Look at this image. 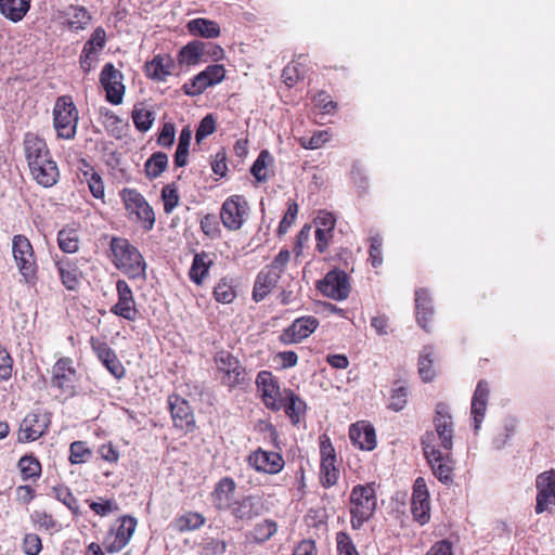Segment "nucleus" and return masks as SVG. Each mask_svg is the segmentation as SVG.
I'll use <instances>...</instances> for the list:
<instances>
[{"label":"nucleus","instance_id":"09e8293b","mask_svg":"<svg viewBox=\"0 0 555 555\" xmlns=\"http://www.w3.org/2000/svg\"><path fill=\"white\" fill-rule=\"evenodd\" d=\"M60 278L62 280L63 285L68 289L76 292L80 286V278L81 274L77 268H74L69 264H61L59 267Z\"/></svg>","mask_w":555,"mask_h":555},{"label":"nucleus","instance_id":"412c9836","mask_svg":"<svg viewBox=\"0 0 555 555\" xmlns=\"http://www.w3.org/2000/svg\"><path fill=\"white\" fill-rule=\"evenodd\" d=\"M321 469L320 479L324 487L330 488L338 480L339 470L336 467L335 450L330 440L321 441Z\"/></svg>","mask_w":555,"mask_h":555},{"label":"nucleus","instance_id":"473e14b6","mask_svg":"<svg viewBox=\"0 0 555 555\" xmlns=\"http://www.w3.org/2000/svg\"><path fill=\"white\" fill-rule=\"evenodd\" d=\"M209 44L204 41L193 40L182 47L177 55V62L180 66H193L198 64L206 54V48Z\"/></svg>","mask_w":555,"mask_h":555},{"label":"nucleus","instance_id":"bb28decb","mask_svg":"<svg viewBox=\"0 0 555 555\" xmlns=\"http://www.w3.org/2000/svg\"><path fill=\"white\" fill-rule=\"evenodd\" d=\"M535 512L543 513L550 504L555 505V472H544L537 478Z\"/></svg>","mask_w":555,"mask_h":555},{"label":"nucleus","instance_id":"9d476101","mask_svg":"<svg viewBox=\"0 0 555 555\" xmlns=\"http://www.w3.org/2000/svg\"><path fill=\"white\" fill-rule=\"evenodd\" d=\"M124 75L116 69L112 63H106L100 74V82L106 93V101L113 105H118L124 100L125 85Z\"/></svg>","mask_w":555,"mask_h":555},{"label":"nucleus","instance_id":"f704fd0d","mask_svg":"<svg viewBox=\"0 0 555 555\" xmlns=\"http://www.w3.org/2000/svg\"><path fill=\"white\" fill-rule=\"evenodd\" d=\"M415 309L418 325L424 331L429 332V317H433L434 309L429 294L424 288H418L415 291Z\"/></svg>","mask_w":555,"mask_h":555},{"label":"nucleus","instance_id":"49530a36","mask_svg":"<svg viewBox=\"0 0 555 555\" xmlns=\"http://www.w3.org/2000/svg\"><path fill=\"white\" fill-rule=\"evenodd\" d=\"M434 350L431 347H425L418 359V373L426 383L431 382L435 377Z\"/></svg>","mask_w":555,"mask_h":555},{"label":"nucleus","instance_id":"2f4dec72","mask_svg":"<svg viewBox=\"0 0 555 555\" xmlns=\"http://www.w3.org/2000/svg\"><path fill=\"white\" fill-rule=\"evenodd\" d=\"M349 438L361 450L371 451L376 447L375 430L366 424H354L349 429Z\"/></svg>","mask_w":555,"mask_h":555},{"label":"nucleus","instance_id":"6e6d98bb","mask_svg":"<svg viewBox=\"0 0 555 555\" xmlns=\"http://www.w3.org/2000/svg\"><path fill=\"white\" fill-rule=\"evenodd\" d=\"M162 199L164 202V210L166 214H170L179 204V194L177 186L166 184L162 190Z\"/></svg>","mask_w":555,"mask_h":555},{"label":"nucleus","instance_id":"bf43d9fd","mask_svg":"<svg viewBox=\"0 0 555 555\" xmlns=\"http://www.w3.org/2000/svg\"><path fill=\"white\" fill-rule=\"evenodd\" d=\"M313 103L323 114H333L337 109V103L325 91H319L313 98Z\"/></svg>","mask_w":555,"mask_h":555},{"label":"nucleus","instance_id":"864d4df0","mask_svg":"<svg viewBox=\"0 0 555 555\" xmlns=\"http://www.w3.org/2000/svg\"><path fill=\"white\" fill-rule=\"evenodd\" d=\"M350 178L354 186L358 189V193L361 195L369 189V179L365 169L360 163H354L351 167Z\"/></svg>","mask_w":555,"mask_h":555},{"label":"nucleus","instance_id":"b1692460","mask_svg":"<svg viewBox=\"0 0 555 555\" xmlns=\"http://www.w3.org/2000/svg\"><path fill=\"white\" fill-rule=\"evenodd\" d=\"M91 346L99 360L114 377L120 379L125 376L126 370L124 365L118 360L115 351L105 341L92 337Z\"/></svg>","mask_w":555,"mask_h":555},{"label":"nucleus","instance_id":"7ed1b4c3","mask_svg":"<svg viewBox=\"0 0 555 555\" xmlns=\"http://www.w3.org/2000/svg\"><path fill=\"white\" fill-rule=\"evenodd\" d=\"M52 116L56 138L74 140L77 134L79 112L70 95H62L56 99Z\"/></svg>","mask_w":555,"mask_h":555},{"label":"nucleus","instance_id":"a878e982","mask_svg":"<svg viewBox=\"0 0 555 555\" xmlns=\"http://www.w3.org/2000/svg\"><path fill=\"white\" fill-rule=\"evenodd\" d=\"M59 17L69 30L75 33L85 30L92 21L89 10L78 4H70L59 11Z\"/></svg>","mask_w":555,"mask_h":555},{"label":"nucleus","instance_id":"680f3d73","mask_svg":"<svg viewBox=\"0 0 555 555\" xmlns=\"http://www.w3.org/2000/svg\"><path fill=\"white\" fill-rule=\"evenodd\" d=\"M215 131L216 119L211 114H208L199 122V126L195 133L196 141L201 142L203 139L212 134Z\"/></svg>","mask_w":555,"mask_h":555},{"label":"nucleus","instance_id":"aec40b11","mask_svg":"<svg viewBox=\"0 0 555 555\" xmlns=\"http://www.w3.org/2000/svg\"><path fill=\"white\" fill-rule=\"evenodd\" d=\"M319 322L314 317H301L296 319L292 325L281 334V341L286 345L300 343L309 337L318 327Z\"/></svg>","mask_w":555,"mask_h":555},{"label":"nucleus","instance_id":"7c9ffc66","mask_svg":"<svg viewBox=\"0 0 555 555\" xmlns=\"http://www.w3.org/2000/svg\"><path fill=\"white\" fill-rule=\"evenodd\" d=\"M235 488L232 478L224 477L220 479L211 493L214 505L220 511L230 508L233 504Z\"/></svg>","mask_w":555,"mask_h":555},{"label":"nucleus","instance_id":"5701e85b","mask_svg":"<svg viewBox=\"0 0 555 555\" xmlns=\"http://www.w3.org/2000/svg\"><path fill=\"white\" fill-rule=\"evenodd\" d=\"M168 402L175 426L185 431H193L195 418L188 401L179 396H172L169 397Z\"/></svg>","mask_w":555,"mask_h":555},{"label":"nucleus","instance_id":"a211bd4d","mask_svg":"<svg viewBox=\"0 0 555 555\" xmlns=\"http://www.w3.org/2000/svg\"><path fill=\"white\" fill-rule=\"evenodd\" d=\"M50 418L46 413H29L21 423L17 440L30 442L39 439L48 429Z\"/></svg>","mask_w":555,"mask_h":555},{"label":"nucleus","instance_id":"39448f33","mask_svg":"<svg viewBox=\"0 0 555 555\" xmlns=\"http://www.w3.org/2000/svg\"><path fill=\"white\" fill-rule=\"evenodd\" d=\"M113 262L129 278H141L145 273V261L133 245H111Z\"/></svg>","mask_w":555,"mask_h":555},{"label":"nucleus","instance_id":"de8ad7c7","mask_svg":"<svg viewBox=\"0 0 555 555\" xmlns=\"http://www.w3.org/2000/svg\"><path fill=\"white\" fill-rule=\"evenodd\" d=\"M205 524V517L199 513L189 512L175 521V527L178 531L184 532L195 530Z\"/></svg>","mask_w":555,"mask_h":555},{"label":"nucleus","instance_id":"72a5a7b5","mask_svg":"<svg viewBox=\"0 0 555 555\" xmlns=\"http://www.w3.org/2000/svg\"><path fill=\"white\" fill-rule=\"evenodd\" d=\"M79 170L81 171L83 181L88 184L92 196L98 199H103L105 196V186L100 173L86 159L80 160Z\"/></svg>","mask_w":555,"mask_h":555},{"label":"nucleus","instance_id":"4d7b16f0","mask_svg":"<svg viewBox=\"0 0 555 555\" xmlns=\"http://www.w3.org/2000/svg\"><path fill=\"white\" fill-rule=\"evenodd\" d=\"M408 403V389L404 386H398L392 389L388 408L399 412L404 409Z\"/></svg>","mask_w":555,"mask_h":555},{"label":"nucleus","instance_id":"79ce46f5","mask_svg":"<svg viewBox=\"0 0 555 555\" xmlns=\"http://www.w3.org/2000/svg\"><path fill=\"white\" fill-rule=\"evenodd\" d=\"M232 515L240 519H251L258 515L257 502L254 496H245L231 505Z\"/></svg>","mask_w":555,"mask_h":555},{"label":"nucleus","instance_id":"58836bf2","mask_svg":"<svg viewBox=\"0 0 555 555\" xmlns=\"http://www.w3.org/2000/svg\"><path fill=\"white\" fill-rule=\"evenodd\" d=\"M214 263V257L207 253H197L194 255L193 263L189 271L190 279L201 285L206 278L210 266Z\"/></svg>","mask_w":555,"mask_h":555},{"label":"nucleus","instance_id":"a18cd8bd","mask_svg":"<svg viewBox=\"0 0 555 555\" xmlns=\"http://www.w3.org/2000/svg\"><path fill=\"white\" fill-rule=\"evenodd\" d=\"M131 118L138 131L147 132L155 120L154 113L142 106H134L131 113Z\"/></svg>","mask_w":555,"mask_h":555},{"label":"nucleus","instance_id":"13d9d810","mask_svg":"<svg viewBox=\"0 0 555 555\" xmlns=\"http://www.w3.org/2000/svg\"><path fill=\"white\" fill-rule=\"evenodd\" d=\"M53 492L55 498L66 505L74 514L79 513V506L77 499L70 492V490L66 487H54Z\"/></svg>","mask_w":555,"mask_h":555},{"label":"nucleus","instance_id":"e433bc0d","mask_svg":"<svg viewBox=\"0 0 555 555\" xmlns=\"http://www.w3.org/2000/svg\"><path fill=\"white\" fill-rule=\"evenodd\" d=\"M186 27L191 35L207 39L217 38L221 33L220 26L217 22L203 17L191 20Z\"/></svg>","mask_w":555,"mask_h":555},{"label":"nucleus","instance_id":"20e7f679","mask_svg":"<svg viewBox=\"0 0 555 555\" xmlns=\"http://www.w3.org/2000/svg\"><path fill=\"white\" fill-rule=\"evenodd\" d=\"M377 501L374 483L358 485L350 494L351 526L360 529L376 509Z\"/></svg>","mask_w":555,"mask_h":555},{"label":"nucleus","instance_id":"c85d7f7f","mask_svg":"<svg viewBox=\"0 0 555 555\" xmlns=\"http://www.w3.org/2000/svg\"><path fill=\"white\" fill-rule=\"evenodd\" d=\"M490 388L486 380H479L472 398L470 413L474 421V430L477 433L486 415Z\"/></svg>","mask_w":555,"mask_h":555},{"label":"nucleus","instance_id":"a19ab883","mask_svg":"<svg viewBox=\"0 0 555 555\" xmlns=\"http://www.w3.org/2000/svg\"><path fill=\"white\" fill-rule=\"evenodd\" d=\"M282 409H284L286 415L292 420L293 424H297L299 422L300 415L306 409V404L291 389H285Z\"/></svg>","mask_w":555,"mask_h":555},{"label":"nucleus","instance_id":"e2e57ef3","mask_svg":"<svg viewBox=\"0 0 555 555\" xmlns=\"http://www.w3.org/2000/svg\"><path fill=\"white\" fill-rule=\"evenodd\" d=\"M298 214V205L295 202H291L287 207V211L285 212L283 219L281 220L278 234L282 235L288 231L292 224L295 222Z\"/></svg>","mask_w":555,"mask_h":555},{"label":"nucleus","instance_id":"37998d69","mask_svg":"<svg viewBox=\"0 0 555 555\" xmlns=\"http://www.w3.org/2000/svg\"><path fill=\"white\" fill-rule=\"evenodd\" d=\"M191 139L192 130L189 127H184L180 132L178 146L175 153L173 163L176 167H184L188 164Z\"/></svg>","mask_w":555,"mask_h":555},{"label":"nucleus","instance_id":"4c0bfd02","mask_svg":"<svg viewBox=\"0 0 555 555\" xmlns=\"http://www.w3.org/2000/svg\"><path fill=\"white\" fill-rule=\"evenodd\" d=\"M30 9V0H0V13L8 20L17 23Z\"/></svg>","mask_w":555,"mask_h":555},{"label":"nucleus","instance_id":"f257e3e1","mask_svg":"<svg viewBox=\"0 0 555 555\" xmlns=\"http://www.w3.org/2000/svg\"><path fill=\"white\" fill-rule=\"evenodd\" d=\"M22 146L33 179L43 188L55 185L60 169L44 138L28 131L23 137Z\"/></svg>","mask_w":555,"mask_h":555},{"label":"nucleus","instance_id":"2eb2a0df","mask_svg":"<svg viewBox=\"0 0 555 555\" xmlns=\"http://www.w3.org/2000/svg\"><path fill=\"white\" fill-rule=\"evenodd\" d=\"M135 527L137 520L133 517H122L118 527L116 529H112L105 538V550L112 554L120 552L130 541Z\"/></svg>","mask_w":555,"mask_h":555},{"label":"nucleus","instance_id":"c9c22d12","mask_svg":"<svg viewBox=\"0 0 555 555\" xmlns=\"http://www.w3.org/2000/svg\"><path fill=\"white\" fill-rule=\"evenodd\" d=\"M335 217L332 212L320 210L314 219V235L318 243H328L333 238Z\"/></svg>","mask_w":555,"mask_h":555},{"label":"nucleus","instance_id":"dca6fc26","mask_svg":"<svg viewBox=\"0 0 555 555\" xmlns=\"http://www.w3.org/2000/svg\"><path fill=\"white\" fill-rule=\"evenodd\" d=\"M247 462L255 470L270 475L280 473L285 465L284 459L279 452L267 451L261 448L251 452Z\"/></svg>","mask_w":555,"mask_h":555},{"label":"nucleus","instance_id":"603ef678","mask_svg":"<svg viewBox=\"0 0 555 555\" xmlns=\"http://www.w3.org/2000/svg\"><path fill=\"white\" fill-rule=\"evenodd\" d=\"M18 468L24 479L38 478L41 474L40 462L30 455L21 457Z\"/></svg>","mask_w":555,"mask_h":555},{"label":"nucleus","instance_id":"ddd939ff","mask_svg":"<svg viewBox=\"0 0 555 555\" xmlns=\"http://www.w3.org/2000/svg\"><path fill=\"white\" fill-rule=\"evenodd\" d=\"M256 385L268 409L273 411L282 409L284 391L281 392L279 384L271 372H259L256 378Z\"/></svg>","mask_w":555,"mask_h":555},{"label":"nucleus","instance_id":"69168bd1","mask_svg":"<svg viewBox=\"0 0 555 555\" xmlns=\"http://www.w3.org/2000/svg\"><path fill=\"white\" fill-rule=\"evenodd\" d=\"M79 225L75 222L66 224L57 235V243H78Z\"/></svg>","mask_w":555,"mask_h":555},{"label":"nucleus","instance_id":"cd10ccee","mask_svg":"<svg viewBox=\"0 0 555 555\" xmlns=\"http://www.w3.org/2000/svg\"><path fill=\"white\" fill-rule=\"evenodd\" d=\"M12 251L25 282L33 283L37 270L33 245H13Z\"/></svg>","mask_w":555,"mask_h":555},{"label":"nucleus","instance_id":"6e6552de","mask_svg":"<svg viewBox=\"0 0 555 555\" xmlns=\"http://www.w3.org/2000/svg\"><path fill=\"white\" fill-rule=\"evenodd\" d=\"M216 366L222 374L221 380L228 387H235L245 380V369L237 358L227 350L218 351L215 356Z\"/></svg>","mask_w":555,"mask_h":555},{"label":"nucleus","instance_id":"1a4fd4ad","mask_svg":"<svg viewBox=\"0 0 555 555\" xmlns=\"http://www.w3.org/2000/svg\"><path fill=\"white\" fill-rule=\"evenodd\" d=\"M176 60L169 53L155 54L143 66L145 77L155 82H166L170 76L179 75Z\"/></svg>","mask_w":555,"mask_h":555},{"label":"nucleus","instance_id":"0eeeda50","mask_svg":"<svg viewBox=\"0 0 555 555\" xmlns=\"http://www.w3.org/2000/svg\"><path fill=\"white\" fill-rule=\"evenodd\" d=\"M225 68L221 64L208 65L182 86L185 95L196 96L209 87L220 83L225 77Z\"/></svg>","mask_w":555,"mask_h":555},{"label":"nucleus","instance_id":"f8f14e48","mask_svg":"<svg viewBox=\"0 0 555 555\" xmlns=\"http://www.w3.org/2000/svg\"><path fill=\"white\" fill-rule=\"evenodd\" d=\"M248 204L242 195H232L222 204L220 217L225 228L238 230L247 216Z\"/></svg>","mask_w":555,"mask_h":555},{"label":"nucleus","instance_id":"0e129e2a","mask_svg":"<svg viewBox=\"0 0 555 555\" xmlns=\"http://www.w3.org/2000/svg\"><path fill=\"white\" fill-rule=\"evenodd\" d=\"M337 550L339 555H359L352 540L345 532H338L336 535Z\"/></svg>","mask_w":555,"mask_h":555},{"label":"nucleus","instance_id":"c03bdc74","mask_svg":"<svg viewBox=\"0 0 555 555\" xmlns=\"http://www.w3.org/2000/svg\"><path fill=\"white\" fill-rule=\"evenodd\" d=\"M270 163H272L271 154L267 150L261 151L250 168V173L257 182L263 183L269 180L268 166Z\"/></svg>","mask_w":555,"mask_h":555},{"label":"nucleus","instance_id":"f03ea898","mask_svg":"<svg viewBox=\"0 0 555 555\" xmlns=\"http://www.w3.org/2000/svg\"><path fill=\"white\" fill-rule=\"evenodd\" d=\"M435 430L426 431L422 437L423 451H429L428 448L451 452L453 448L454 423L444 403H438L434 416Z\"/></svg>","mask_w":555,"mask_h":555},{"label":"nucleus","instance_id":"052dcab7","mask_svg":"<svg viewBox=\"0 0 555 555\" xmlns=\"http://www.w3.org/2000/svg\"><path fill=\"white\" fill-rule=\"evenodd\" d=\"M214 296L217 301L222 304H230L235 298L233 287L225 281H220L214 289Z\"/></svg>","mask_w":555,"mask_h":555},{"label":"nucleus","instance_id":"ea45409f","mask_svg":"<svg viewBox=\"0 0 555 555\" xmlns=\"http://www.w3.org/2000/svg\"><path fill=\"white\" fill-rule=\"evenodd\" d=\"M168 168V156L164 152L153 153L144 164V173L149 180L157 179Z\"/></svg>","mask_w":555,"mask_h":555},{"label":"nucleus","instance_id":"8fccbe9b","mask_svg":"<svg viewBox=\"0 0 555 555\" xmlns=\"http://www.w3.org/2000/svg\"><path fill=\"white\" fill-rule=\"evenodd\" d=\"M331 138L328 130L315 131L311 137H300L297 139L299 145L305 150L321 149Z\"/></svg>","mask_w":555,"mask_h":555},{"label":"nucleus","instance_id":"9b49d317","mask_svg":"<svg viewBox=\"0 0 555 555\" xmlns=\"http://www.w3.org/2000/svg\"><path fill=\"white\" fill-rule=\"evenodd\" d=\"M106 31L102 26L96 27L90 38L83 44L79 56L80 68L85 74H89L99 60L101 51L106 46Z\"/></svg>","mask_w":555,"mask_h":555},{"label":"nucleus","instance_id":"774afa93","mask_svg":"<svg viewBox=\"0 0 555 555\" xmlns=\"http://www.w3.org/2000/svg\"><path fill=\"white\" fill-rule=\"evenodd\" d=\"M90 508L99 516H106L113 512L118 511V505L113 500L100 499L98 502H92Z\"/></svg>","mask_w":555,"mask_h":555},{"label":"nucleus","instance_id":"f3484780","mask_svg":"<svg viewBox=\"0 0 555 555\" xmlns=\"http://www.w3.org/2000/svg\"><path fill=\"white\" fill-rule=\"evenodd\" d=\"M411 511L415 521L425 525L430 519L429 493L426 481L423 477H418L413 487Z\"/></svg>","mask_w":555,"mask_h":555},{"label":"nucleus","instance_id":"423d86ee","mask_svg":"<svg viewBox=\"0 0 555 555\" xmlns=\"http://www.w3.org/2000/svg\"><path fill=\"white\" fill-rule=\"evenodd\" d=\"M125 208L130 215H134L141 228L145 231L153 229L155 214L144 196L135 189L125 188L119 193Z\"/></svg>","mask_w":555,"mask_h":555},{"label":"nucleus","instance_id":"c756f323","mask_svg":"<svg viewBox=\"0 0 555 555\" xmlns=\"http://www.w3.org/2000/svg\"><path fill=\"white\" fill-rule=\"evenodd\" d=\"M280 279V271L272 268L262 269L255 281L253 299L256 302L263 300L276 286Z\"/></svg>","mask_w":555,"mask_h":555},{"label":"nucleus","instance_id":"338daca9","mask_svg":"<svg viewBox=\"0 0 555 555\" xmlns=\"http://www.w3.org/2000/svg\"><path fill=\"white\" fill-rule=\"evenodd\" d=\"M176 128L171 122H166L159 131L157 144L163 147H170L175 142Z\"/></svg>","mask_w":555,"mask_h":555},{"label":"nucleus","instance_id":"6ab92c4d","mask_svg":"<svg viewBox=\"0 0 555 555\" xmlns=\"http://www.w3.org/2000/svg\"><path fill=\"white\" fill-rule=\"evenodd\" d=\"M429 451H424V455L433 470V474L443 483H449L453 480V466L451 462L450 452L428 448Z\"/></svg>","mask_w":555,"mask_h":555},{"label":"nucleus","instance_id":"4468645a","mask_svg":"<svg viewBox=\"0 0 555 555\" xmlns=\"http://www.w3.org/2000/svg\"><path fill=\"white\" fill-rule=\"evenodd\" d=\"M318 288L328 298L344 300L350 292L349 278L344 271L332 270L319 282Z\"/></svg>","mask_w":555,"mask_h":555},{"label":"nucleus","instance_id":"3c124183","mask_svg":"<svg viewBox=\"0 0 555 555\" xmlns=\"http://www.w3.org/2000/svg\"><path fill=\"white\" fill-rule=\"evenodd\" d=\"M278 530V525L275 521L266 519L259 524H257L253 531L251 537L256 542H266L271 539Z\"/></svg>","mask_w":555,"mask_h":555},{"label":"nucleus","instance_id":"393cba45","mask_svg":"<svg viewBox=\"0 0 555 555\" xmlns=\"http://www.w3.org/2000/svg\"><path fill=\"white\" fill-rule=\"evenodd\" d=\"M76 371L69 358H61L52 369L51 384L65 393H73Z\"/></svg>","mask_w":555,"mask_h":555},{"label":"nucleus","instance_id":"5fc2aeb1","mask_svg":"<svg viewBox=\"0 0 555 555\" xmlns=\"http://www.w3.org/2000/svg\"><path fill=\"white\" fill-rule=\"evenodd\" d=\"M69 461L72 464L86 463L91 456V450L85 441H75L70 444Z\"/></svg>","mask_w":555,"mask_h":555},{"label":"nucleus","instance_id":"4be33fe9","mask_svg":"<svg viewBox=\"0 0 555 555\" xmlns=\"http://www.w3.org/2000/svg\"><path fill=\"white\" fill-rule=\"evenodd\" d=\"M116 288L118 301L112 307L111 311L126 320L134 321L138 317V310L131 288L124 280L117 282Z\"/></svg>","mask_w":555,"mask_h":555}]
</instances>
